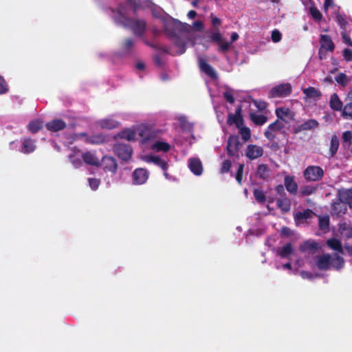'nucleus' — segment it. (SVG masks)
<instances>
[{
  "instance_id": "58",
  "label": "nucleus",
  "mask_w": 352,
  "mask_h": 352,
  "mask_svg": "<svg viewBox=\"0 0 352 352\" xmlns=\"http://www.w3.org/2000/svg\"><path fill=\"white\" fill-rule=\"evenodd\" d=\"M89 186L92 190H96L98 189L100 185V180L96 178H89Z\"/></svg>"
},
{
  "instance_id": "41",
  "label": "nucleus",
  "mask_w": 352,
  "mask_h": 352,
  "mask_svg": "<svg viewBox=\"0 0 352 352\" xmlns=\"http://www.w3.org/2000/svg\"><path fill=\"white\" fill-rule=\"evenodd\" d=\"M152 149L155 150L156 151H164L167 152L170 150V146L168 143L161 142V141H157L155 142L152 146Z\"/></svg>"
},
{
  "instance_id": "7",
  "label": "nucleus",
  "mask_w": 352,
  "mask_h": 352,
  "mask_svg": "<svg viewBox=\"0 0 352 352\" xmlns=\"http://www.w3.org/2000/svg\"><path fill=\"white\" fill-rule=\"evenodd\" d=\"M284 128V123L279 120H276L267 126L264 135L268 140L273 141L276 137V133L282 131Z\"/></svg>"
},
{
  "instance_id": "55",
  "label": "nucleus",
  "mask_w": 352,
  "mask_h": 352,
  "mask_svg": "<svg viewBox=\"0 0 352 352\" xmlns=\"http://www.w3.org/2000/svg\"><path fill=\"white\" fill-rule=\"evenodd\" d=\"M271 38L273 42L278 43L282 38V34L278 30H274L272 32Z\"/></svg>"
},
{
  "instance_id": "47",
  "label": "nucleus",
  "mask_w": 352,
  "mask_h": 352,
  "mask_svg": "<svg viewBox=\"0 0 352 352\" xmlns=\"http://www.w3.org/2000/svg\"><path fill=\"white\" fill-rule=\"evenodd\" d=\"M239 129V133L241 135L242 139L245 142L250 139L251 137V131L250 129L247 126H241L240 128H238Z\"/></svg>"
},
{
  "instance_id": "62",
  "label": "nucleus",
  "mask_w": 352,
  "mask_h": 352,
  "mask_svg": "<svg viewBox=\"0 0 352 352\" xmlns=\"http://www.w3.org/2000/svg\"><path fill=\"white\" fill-rule=\"evenodd\" d=\"M223 98L226 102L233 104L234 102V98L232 94L230 91H226L223 93Z\"/></svg>"
},
{
  "instance_id": "8",
  "label": "nucleus",
  "mask_w": 352,
  "mask_h": 352,
  "mask_svg": "<svg viewBox=\"0 0 352 352\" xmlns=\"http://www.w3.org/2000/svg\"><path fill=\"white\" fill-rule=\"evenodd\" d=\"M241 143L239 137L236 135H230L228 140L227 153L229 156L239 157V151Z\"/></svg>"
},
{
  "instance_id": "6",
  "label": "nucleus",
  "mask_w": 352,
  "mask_h": 352,
  "mask_svg": "<svg viewBox=\"0 0 352 352\" xmlns=\"http://www.w3.org/2000/svg\"><path fill=\"white\" fill-rule=\"evenodd\" d=\"M292 89L289 83H282L274 87L270 91L272 98H284L292 93Z\"/></svg>"
},
{
  "instance_id": "40",
  "label": "nucleus",
  "mask_w": 352,
  "mask_h": 352,
  "mask_svg": "<svg viewBox=\"0 0 352 352\" xmlns=\"http://www.w3.org/2000/svg\"><path fill=\"white\" fill-rule=\"evenodd\" d=\"M118 122L112 119H103L99 121V125L102 129H112L118 126Z\"/></svg>"
},
{
  "instance_id": "28",
  "label": "nucleus",
  "mask_w": 352,
  "mask_h": 352,
  "mask_svg": "<svg viewBox=\"0 0 352 352\" xmlns=\"http://www.w3.org/2000/svg\"><path fill=\"white\" fill-rule=\"evenodd\" d=\"M144 160L148 163H153L156 166H160L164 171L168 170V164L164 160H162L157 155H146Z\"/></svg>"
},
{
  "instance_id": "64",
  "label": "nucleus",
  "mask_w": 352,
  "mask_h": 352,
  "mask_svg": "<svg viewBox=\"0 0 352 352\" xmlns=\"http://www.w3.org/2000/svg\"><path fill=\"white\" fill-rule=\"evenodd\" d=\"M342 139L344 142H350L352 139V133L350 131H346L342 134Z\"/></svg>"
},
{
  "instance_id": "22",
  "label": "nucleus",
  "mask_w": 352,
  "mask_h": 352,
  "mask_svg": "<svg viewBox=\"0 0 352 352\" xmlns=\"http://www.w3.org/2000/svg\"><path fill=\"white\" fill-rule=\"evenodd\" d=\"M276 206L282 213L285 214L290 211L292 201L287 196H282L276 199Z\"/></svg>"
},
{
  "instance_id": "17",
  "label": "nucleus",
  "mask_w": 352,
  "mask_h": 352,
  "mask_svg": "<svg viewBox=\"0 0 352 352\" xmlns=\"http://www.w3.org/2000/svg\"><path fill=\"white\" fill-rule=\"evenodd\" d=\"M198 64L200 70L212 79H216L217 75L213 67L209 65L204 58H198Z\"/></svg>"
},
{
  "instance_id": "51",
  "label": "nucleus",
  "mask_w": 352,
  "mask_h": 352,
  "mask_svg": "<svg viewBox=\"0 0 352 352\" xmlns=\"http://www.w3.org/2000/svg\"><path fill=\"white\" fill-rule=\"evenodd\" d=\"M133 45V39L131 38H126L122 45V47L126 52H130Z\"/></svg>"
},
{
  "instance_id": "60",
  "label": "nucleus",
  "mask_w": 352,
  "mask_h": 352,
  "mask_svg": "<svg viewBox=\"0 0 352 352\" xmlns=\"http://www.w3.org/2000/svg\"><path fill=\"white\" fill-rule=\"evenodd\" d=\"M211 23L214 27L218 30L219 26L221 23V20L217 16H214L212 13L210 14Z\"/></svg>"
},
{
  "instance_id": "16",
  "label": "nucleus",
  "mask_w": 352,
  "mask_h": 352,
  "mask_svg": "<svg viewBox=\"0 0 352 352\" xmlns=\"http://www.w3.org/2000/svg\"><path fill=\"white\" fill-rule=\"evenodd\" d=\"M316 214L311 209L307 208L303 211H298L294 214V219L296 224L306 222L308 219H312Z\"/></svg>"
},
{
  "instance_id": "2",
  "label": "nucleus",
  "mask_w": 352,
  "mask_h": 352,
  "mask_svg": "<svg viewBox=\"0 0 352 352\" xmlns=\"http://www.w3.org/2000/svg\"><path fill=\"white\" fill-rule=\"evenodd\" d=\"M344 265L343 257L338 254H334L333 256L329 254H324L317 257L316 266L322 271H327L331 268L340 270L343 268Z\"/></svg>"
},
{
  "instance_id": "23",
  "label": "nucleus",
  "mask_w": 352,
  "mask_h": 352,
  "mask_svg": "<svg viewBox=\"0 0 352 352\" xmlns=\"http://www.w3.org/2000/svg\"><path fill=\"white\" fill-rule=\"evenodd\" d=\"M188 167L194 175L199 176L202 174L203 166L199 158H190L188 160Z\"/></svg>"
},
{
  "instance_id": "35",
  "label": "nucleus",
  "mask_w": 352,
  "mask_h": 352,
  "mask_svg": "<svg viewBox=\"0 0 352 352\" xmlns=\"http://www.w3.org/2000/svg\"><path fill=\"white\" fill-rule=\"evenodd\" d=\"M106 142V137L102 134L93 135L86 139V142L91 144H102Z\"/></svg>"
},
{
  "instance_id": "19",
  "label": "nucleus",
  "mask_w": 352,
  "mask_h": 352,
  "mask_svg": "<svg viewBox=\"0 0 352 352\" xmlns=\"http://www.w3.org/2000/svg\"><path fill=\"white\" fill-rule=\"evenodd\" d=\"M320 245L318 243L314 240H307L300 244L299 250L301 252H307L311 254H315L318 249Z\"/></svg>"
},
{
  "instance_id": "54",
  "label": "nucleus",
  "mask_w": 352,
  "mask_h": 352,
  "mask_svg": "<svg viewBox=\"0 0 352 352\" xmlns=\"http://www.w3.org/2000/svg\"><path fill=\"white\" fill-rule=\"evenodd\" d=\"M341 35L343 42L346 45L352 47V40L351 39L349 34L346 33V30H342Z\"/></svg>"
},
{
  "instance_id": "36",
  "label": "nucleus",
  "mask_w": 352,
  "mask_h": 352,
  "mask_svg": "<svg viewBox=\"0 0 352 352\" xmlns=\"http://www.w3.org/2000/svg\"><path fill=\"white\" fill-rule=\"evenodd\" d=\"M43 122L40 120L36 119L32 120L28 125V128L32 133H36L43 128Z\"/></svg>"
},
{
  "instance_id": "21",
  "label": "nucleus",
  "mask_w": 352,
  "mask_h": 352,
  "mask_svg": "<svg viewBox=\"0 0 352 352\" xmlns=\"http://www.w3.org/2000/svg\"><path fill=\"white\" fill-rule=\"evenodd\" d=\"M227 122L229 125L234 124L237 128H240V126L243 125V119L241 116V106L236 109L234 114H229Z\"/></svg>"
},
{
  "instance_id": "1",
  "label": "nucleus",
  "mask_w": 352,
  "mask_h": 352,
  "mask_svg": "<svg viewBox=\"0 0 352 352\" xmlns=\"http://www.w3.org/2000/svg\"><path fill=\"white\" fill-rule=\"evenodd\" d=\"M113 19L116 23L130 28L135 36H143L146 26V23L144 20L133 19L126 16L122 12V8L113 11Z\"/></svg>"
},
{
  "instance_id": "38",
  "label": "nucleus",
  "mask_w": 352,
  "mask_h": 352,
  "mask_svg": "<svg viewBox=\"0 0 352 352\" xmlns=\"http://www.w3.org/2000/svg\"><path fill=\"white\" fill-rule=\"evenodd\" d=\"M292 252L293 247L290 243L283 245L278 250V254L283 258H287Z\"/></svg>"
},
{
  "instance_id": "11",
  "label": "nucleus",
  "mask_w": 352,
  "mask_h": 352,
  "mask_svg": "<svg viewBox=\"0 0 352 352\" xmlns=\"http://www.w3.org/2000/svg\"><path fill=\"white\" fill-rule=\"evenodd\" d=\"M100 165L104 171L110 172L115 175L118 170V164L116 160L110 155H104L101 160Z\"/></svg>"
},
{
  "instance_id": "27",
  "label": "nucleus",
  "mask_w": 352,
  "mask_h": 352,
  "mask_svg": "<svg viewBox=\"0 0 352 352\" xmlns=\"http://www.w3.org/2000/svg\"><path fill=\"white\" fill-rule=\"evenodd\" d=\"M82 159L88 165L94 166H100V162L96 156L95 153L87 151L82 154Z\"/></svg>"
},
{
  "instance_id": "53",
  "label": "nucleus",
  "mask_w": 352,
  "mask_h": 352,
  "mask_svg": "<svg viewBox=\"0 0 352 352\" xmlns=\"http://www.w3.org/2000/svg\"><path fill=\"white\" fill-rule=\"evenodd\" d=\"M8 91V85L5 79L0 76V95Z\"/></svg>"
},
{
  "instance_id": "24",
  "label": "nucleus",
  "mask_w": 352,
  "mask_h": 352,
  "mask_svg": "<svg viewBox=\"0 0 352 352\" xmlns=\"http://www.w3.org/2000/svg\"><path fill=\"white\" fill-rule=\"evenodd\" d=\"M66 123L61 119H54L46 123L47 129L52 132H57L66 127Z\"/></svg>"
},
{
  "instance_id": "39",
  "label": "nucleus",
  "mask_w": 352,
  "mask_h": 352,
  "mask_svg": "<svg viewBox=\"0 0 352 352\" xmlns=\"http://www.w3.org/2000/svg\"><path fill=\"white\" fill-rule=\"evenodd\" d=\"M250 118L255 124L259 126L264 124L267 120V116L264 115H258L255 113H250Z\"/></svg>"
},
{
  "instance_id": "13",
  "label": "nucleus",
  "mask_w": 352,
  "mask_h": 352,
  "mask_svg": "<svg viewBox=\"0 0 352 352\" xmlns=\"http://www.w3.org/2000/svg\"><path fill=\"white\" fill-rule=\"evenodd\" d=\"M347 212V206L340 201V199H336L331 203V214L332 216L341 217L345 214Z\"/></svg>"
},
{
  "instance_id": "18",
  "label": "nucleus",
  "mask_w": 352,
  "mask_h": 352,
  "mask_svg": "<svg viewBox=\"0 0 352 352\" xmlns=\"http://www.w3.org/2000/svg\"><path fill=\"white\" fill-rule=\"evenodd\" d=\"M337 197L349 208L352 209V188L339 189L337 192Z\"/></svg>"
},
{
  "instance_id": "9",
  "label": "nucleus",
  "mask_w": 352,
  "mask_h": 352,
  "mask_svg": "<svg viewBox=\"0 0 352 352\" xmlns=\"http://www.w3.org/2000/svg\"><path fill=\"white\" fill-rule=\"evenodd\" d=\"M215 32H211L208 36L210 41L217 43L219 45V51L226 52L230 48V43L224 41L219 30Z\"/></svg>"
},
{
  "instance_id": "57",
  "label": "nucleus",
  "mask_w": 352,
  "mask_h": 352,
  "mask_svg": "<svg viewBox=\"0 0 352 352\" xmlns=\"http://www.w3.org/2000/svg\"><path fill=\"white\" fill-rule=\"evenodd\" d=\"M69 160L76 168H78L82 165L81 160L78 157H76L74 155H70Z\"/></svg>"
},
{
  "instance_id": "10",
  "label": "nucleus",
  "mask_w": 352,
  "mask_h": 352,
  "mask_svg": "<svg viewBox=\"0 0 352 352\" xmlns=\"http://www.w3.org/2000/svg\"><path fill=\"white\" fill-rule=\"evenodd\" d=\"M275 113L277 117L276 120H279L285 124L289 123L290 121L294 120L295 118V113L286 107L276 108Z\"/></svg>"
},
{
  "instance_id": "43",
  "label": "nucleus",
  "mask_w": 352,
  "mask_h": 352,
  "mask_svg": "<svg viewBox=\"0 0 352 352\" xmlns=\"http://www.w3.org/2000/svg\"><path fill=\"white\" fill-rule=\"evenodd\" d=\"M335 20L342 30H346L347 20L346 16L344 14H342L340 12L336 13L335 15Z\"/></svg>"
},
{
  "instance_id": "52",
  "label": "nucleus",
  "mask_w": 352,
  "mask_h": 352,
  "mask_svg": "<svg viewBox=\"0 0 352 352\" xmlns=\"http://www.w3.org/2000/svg\"><path fill=\"white\" fill-rule=\"evenodd\" d=\"M231 166L232 163L229 160L223 161L221 168V173L224 174L228 173L231 168Z\"/></svg>"
},
{
  "instance_id": "59",
  "label": "nucleus",
  "mask_w": 352,
  "mask_h": 352,
  "mask_svg": "<svg viewBox=\"0 0 352 352\" xmlns=\"http://www.w3.org/2000/svg\"><path fill=\"white\" fill-rule=\"evenodd\" d=\"M342 55L346 61L352 60V51L349 48H344L342 52Z\"/></svg>"
},
{
  "instance_id": "61",
  "label": "nucleus",
  "mask_w": 352,
  "mask_h": 352,
  "mask_svg": "<svg viewBox=\"0 0 352 352\" xmlns=\"http://www.w3.org/2000/svg\"><path fill=\"white\" fill-rule=\"evenodd\" d=\"M127 2L133 7V12L136 13L137 10L140 7V0H127Z\"/></svg>"
},
{
  "instance_id": "25",
  "label": "nucleus",
  "mask_w": 352,
  "mask_h": 352,
  "mask_svg": "<svg viewBox=\"0 0 352 352\" xmlns=\"http://www.w3.org/2000/svg\"><path fill=\"white\" fill-rule=\"evenodd\" d=\"M320 47L327 51L332 52L335 50V44L329 35L321 34L320 36Z\"/></svg>"
},
{
  "instance_id": "30",
  "label": "nucleus",
  "mask_w": 352,
  "mask_h": 352,
  "mask_svg": "<svg viewBox=\"0 0 352 352\" xmlns=\"http://www.w3.org/2000/svg\"><path fill=\"white\" fill-rule=\"evenodd\" d=\"M36 149L35 141L30 138L24 139L20 151L24 154H29Z\"/></svg>"
},
{
  "instance_id": "4",
  "label": "nucleus",
  "mask_w": 352,
  "mask_h": 352,
  "mask_svg": "<svg viewBox=\"0 0 352 352\" xmlns=\"http://www.w3.org/2000/svg\"><path fill=\"white\" fill-rule=\"evenodd\" d=\"M115 154L124 162H128L132 156L133 148L128 144L118 143L113 147Z\"/></svg>"
},
{
  "instance_id": "15",
  "label": "nucleus",
  "mask_w": 352,
  "mask_h": 352,
  "mask_svg": "<svg viewBox=\"0 0 352 352\" xmlns=\"http://www.w3.org/2000/svg\"><path fill=\"white\" fill-rule=\"evenodd\" d=\"M264 153L263 148L256 144H248L245 151V156L250 160L258 159L263 156Z\"/></svg>"
},
{
  "instance_id": "56",
  "label": "nucleus",
  "mask_w": 352,
  "mask_h": 352,
  "mask_svg": "<svg viewBox=\"0 0 352 352\" xmlns=\"http://www.w3.org/2000/svg\"><path fill=\"white\" fill-rule=\"evenodd\" d=\"M253 103L259 111H263L267 108V102L265 101L254 100Z\"/></svg>"
},
{
  "instance_id": "45",
  "label": "nucleus",
  "mask_w": 352,
  "mask_h": 352,
  "mask_svg": "<svg viewBox=\"0 0 352 352\" xmlns=\"http://www.w3.org/2000/svg\"><path fill=\"white\" fill-rule=\"evenodd\" d=\"M316 190L317 187L307 185L301 187L300 194L301 196H308L314 193Z\"/></svg>"
},
{
  "instance_id": "32",
  "label": "nucleus",
  "mask_w": 352,
  "mask_h": 352,
  "mask_svg": "<svg viewBox=\"0 0 352 352\" xmlns=\"http://www.w3.org/2000/svg\"><path fill=\"white\" fill-rule=\"evenodd\" d=\"M305 97L310 99L318 100L322 96L321 91L314 87H309L302 89Z\"/></svg>"
},
{
  "instance_id": "48",
  "label": "nucleus",
  "mask_w": 352,
  "mask_h": 352,
  "mask_svg": "<svg viewBox=\"0 0 352 352\" xmlns=\"http://www.w3.org/2000/svg\"><path fill=\"white\" fill-rule=\"evenodd\" d=\"M309 12H310L312 18L316 21H320L322 20V14L317 8H316L314 6L310 7Z\"/></svg>"
},
{
  "instance_id": "5",
  "label": "nucleus",
  "mask_w": 352,
  "mask_h": 352,
  "mask_svg": "<svg viewBox=\"0 0 352 352\" xmlns=\"http://www.w3.org/2000/svg\"><path fill=\"white\" fill-rule=\"evenodd\" d=\"M177 30L186 31L188 30V24L174 19L170 22L165 23L164 30L168 35L174 36L176 34L175 30Z\"/></svg>"
},
{
  "instance_id": "42",
  "label": "nucleus",
  "mask_w": 352,
  "mask_h": 352,
  "mask_svg": "<svg viewBox=\"0 0 352 352\" xmlns=\"http://www.w3.org/2000/svg\"><path fill=\"white\" fill-rule=\"evenodd\" d=\"M341 115L344 119L352 120V102H349L343 106Z\"/></svg>"
},
{
  "instance_id": "31",
  "label": "nucleus",
  "mask_w": 352,
  "mask_h": 352,
  "mask_svg": "<svg viewBox=\"0 0 352 352\" xmlns=\"http://www.w3.org/2000/svg\"><path fill=\"white\" fill-rule=\"evenodd\" d=\"M330 108L336 111H341L343 107V103L336 93L333 94L329 100Z\"/></svg>"
},
{
  "instance_id": "49",
  "label": "nucleus",
  "mask_w": 352,
  "mask_h": 352,
  "mask_svg": "<svg viewBox=\"0 0 352 352\" xmlns=\"http://www.w3.org/2000/svg\"><path fill=\"white\" fill-rule=\"evenodd\" d=\"M335 80L342 87H346L349 82L348 77L344 73L339 74L335 78Z\"/></svg>"
},
{
  "instance_id": "3",
  "label": "nucleus",
  "mask_w": 352,
  "mask_h": 352,
  "mask_svg": "<svg viewBox=\"0 0 352 352\" xmlns=\"http://www.w3.org/2000/svg\"><path fill=\"white\" fill-rule=\"evenodd\" d=\"M324 174L323 169L318 166H309L303 171V177L309 182L320 181Z\"/></svg>"
},
{
  "instance_id": "63",
  "label": "nucleus",
  "mask_w": 352,
  "mask_h": 352,
  "mask_svg": "<svg viewBox=\"0 0 352 352\" xmlns=\"http://www.w3.org/2000/svg\"><path fill=\"white\" fill-rule=\"evenodd\" d=\"M175 45L181 50V54L184 53L186 51V43L181 39H177L175 41Z\"/></svg>"
},
{
  "instance_id": "37",
  "label": "nucleus",
  "mask_w": 352,
  "mask_h": 352,
  "mask_svg": "<svg viewBox=\"0 0 352 352\" xmlns=\"http://www.w3.org/2000/svg\"><path fill=\"white\" fill-rule=\"evenodd\" d=\"M339 148V139L336 135H333L331 136L330 147H329V153L330 156L333 157Z\"/></svg>"
},
{
  "instance_id": "44",
  "label": "nucleus",
  "mask_w": 352,
  "mask_h": 352,
  "mask_svg": "<svg viewBox=\"0 0 352 352\" xmlns=\"http://www.w3.org/2000/svg\"><path fill=\"white\" fill-rule=\"evenodd\" d=\"M120 137L128 141H134L135 140V132L131 129H126L121 131L119 134Z\"/></svg>"
},
{
  "instance_id": "26",
  "label": "nucleus",
  "mask_w": 352,
  "mask_h": 352,
  "mask_svg": "<svg viewBox=\"0 0 352 352\" xmlns=\"http://www.w3.org/2000/svg\"><path fill=\"white\" fill-rule=\"evenodd\" d=\"M284 185L286 190L292 195H296L298 192V184L294 180V177L290 175H286L284 177Z\"/></svg>"
},
{
  "instance_id": "34",
  "label": "nucleus",
  "mask_w": 352,
  "mask_h": 352,
  "mask_svg": "<svg viewBox=\"0 0 352 352\" xmlns=\"http://www.w3.org/2000/svg\"><path fill=\"white\" fill-rule=\"evenodd\" d=\"M327 245L330 249L333 250L339 253L343 254L344 252L340 241L336 238L328 239L327 241Z\"/></svg>"
},
{
  "instance_id": "20",
  "label": "nucleus",
  "mask_w": 352,
  "mask_h": 352,
  "mask_svg": "<svg viewBox=\"0 0 352 352\" xmlns=\"http://www.w3.org/2000/svg\"><path fill=\"white\" fill-rule=\"evenodd\" d=\"M319 125L318 122L314 119H309L301 124L298 125L293 129L294 134H298L301 131H309L314 128L318 127Z\"/></svg>"
},
{
  "instance_id": "46",
  "label": "nucleus",
  "mask_w": 352,
  "mask_h": 352,
  "mask_svg": "<svg viewBox=\"0 0 352 352\" xmlns=\"http://www.w3.org/2000/svg\"><path fill=\"white\" fill-rule=\"evenodd\" d=\"M253 195H254L256 200L258 203H261V204L264 203L266 200V196H265L264 192L261 189H258V188L254 189L253 191Z\"/></svg>"
},
{
  "instance_id": "50",
  "label": "nucleus",
  "mask_w": 352,
  "mask_h": 352,
  "mask_svg": "<svg viewBox=\"0 0 352 352\" xmlns=\"http://www.w3.org/2000/svg\"><path fill=\"white\" fill-rule=\"evenodd\" d=\"M244 166V164H239L236 173L235 175V179L237 183L240 185L242 184Z\"/></svg>"
},
{
  "instance_id": "14",
  "label": "nucleus",
  "mask_w": 352,
  "mask_h": 352,
  "mask_svg": "<svg viewBox=\"0 0 352 352\" xmlns=\"http://www.w3.org/2000/svg\"><path fill=\"white\" fill-rule=\"evenodd\" d=\"M138 131L143 144L155 139L157 136L155 131L146 125L139 126Z\"/></svg>"
},
{
  "instance_id": "12",
  "label": "nucleus",
  "mask_w": 352,
  "mask_h": 352,
  "mask_svg": "<svg viewBox=\"0 0 352 352\" xmlns=\"http://www.w3.org/2000/svg\"><path fill=\"white\" fill-rule=\"evenodd\" d=\"M149 177V172L142 168H138L133 170L132 174L133 183L135 185H142L146 183Z\"/></svg>"
},
{
  "instance_id": "33",
  "label": "nucleus",
  "mask_w": 352,
  "mask_h": 352,
  "mask_svg": "<svg viewBox=\"0 0 352 352\" xmlns=\"http://www.w3.org/2000/svg\"><path fill=\"white\" fill-rule=\"evenodd\" d=\"M318 217L319 229L324 232H327L329 230V217L328 215H318Z\"/></svg>"
},
{
  "instance_id": "29",
  "label": "nucleus",
  "mask_w": 352,
  "mask_h": 352,
  "mask_svg": "<svg viewBox=\"0 0 352 352\" xmlns=\"http://www.w3.org/2000/svg\"><path fill=\"white\" fill-rule=\"evenodd\" d=\"M271 169L268 165L261 164L258 165L256 169V175L263 180H268L270 177Z\"/></svg>"
}]
</instances>
